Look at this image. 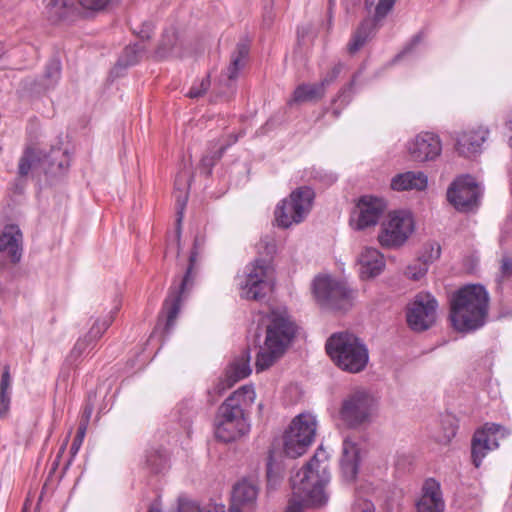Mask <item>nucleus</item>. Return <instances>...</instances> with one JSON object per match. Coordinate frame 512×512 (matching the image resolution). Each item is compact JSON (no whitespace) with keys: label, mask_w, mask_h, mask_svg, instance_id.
I'll return each instance as SVG.
<instances>
[{"label":"nucleus","mask_w":512,"mask_h":512,"mask_svg":"<svg viewBox=\"0 0 512 512\" xmlns=\"http://www.w3.org/2000/svg\"><path fill=\"white\" fill-rule=\"evenodd\" d=\"M329 455L319 447L312 459L291 477L293 495L306 505L321 507L328 501L325 486L330 481Z\"/></svg>","instance_id":"f257e3e1"},{"label":"nucleus","mask_w":512,"mask_h":512,"mask_svg":"<svg viewBox=\"0 0 512 512\" xmlns=\"http://www.w3.org/2000/svg\"><path fill=\"white\" fill-rule=\"evenodd\" d=\"M489 295L481 285H467L456 291L450 300V320L459 332H470L485 324Z\"/></svg>","instance_id":"f03ea898"},{"label":"nucleus","mask_w":512,"mask_h":512,"mask_svg":"<svg viewBox=\"0 0 512 512\" xmlns=\"http://www.w3.org/2000/svg\"><path fill=\"white\" fill-rule=\"evenodd\" d=\"M268 319L264 346L260 347L256 357L257 372L272 366L284 354L296 333V325L286 314L272 311Z\"/></svg>","instance_id":"7ed1b4c3"},{"label":"nucleus","mask_w":512,"mask_h":512,"mask_svg":"<svg viewBox=\"0 0 512 512\" xmlns=\"http://www.w3.org/2000/svg\"><path fill=\"white\" fill-rule=\"evenodd\" d=\"M326 351L333 363L343 371L359 373L369 360V353L363 341L348 332L330 336L326 342Z\"/></svg>","instance_id":"20e7f679"},{"label":"nucleus","mask_w":512,"mask_h":512,"mask_svg":"<svg viewBox=\"0 0 512 512\" xmlns=\"http://www.w3.org/2000/svg\"><path fill=\"white\" fill-rule=\"evenodd\" d=\"M378 399L365 388H356L342 400L339 417L349 428L367 425L376 417Z\"/></svg>","instance_id":"39448f33"},{"label":"nucleus","mask_w":512,"mask_h":512,"mask_svg":"<svg viewBox=\"0 0 512 512\" xmlns=\"http://www.w3.org/2000/svg\"><path fill=\"white\" fill-rule=\"evenodd\" d=\"M315 194L307 186H302L291 192L275 208L274 215L277 225L289 228L304 221L311 211Z\"/></svg>","instance_id":"423d86ee"},{"label":"nucleus","mask_w":512,"mask_h":512,"mask_svg":"<svg viewBox=\"0 0 512 512\" xmlns=\"http://www.w3.org/2000/svg\"><path fill=\"white\" fill-rule=\"evenodd\" d=\"M316 427V418L312 414L297 415L283 436L285 454L290 458L303 455L314 440Z\"/></svg>","instance_id":"0eeeda50"},{"label":"nucleus","mask_w":512,"mask_h":512,"mask_svg":"<svg viewBox=\"0 0 512 512\" xmlns=\"http://www.w3.org/2000/svg\"><path fill=\"white\" fill-rule=\"evenodd\" d=\"M314 297L319 305L333 310H347L352 306L353 291L344 282L328 275L317 276L312 285Z\"/></svg>","instance_id":"6e6552de"},{"label":"nucleus","mask_w":512,"mask_h":512,"mask_svg":"<svg viewBox=\"0 0 512 512\" xmlns=\"http://www.w3.org/2000/svg\"><path fill=\"white\" fill-rule=\"evenodd\" d=\"M69 163L67 151L61 148H53L43 156L41 152L27 148L19 160L18 172L20 176H27L32 169L40 166L46 173L61 174L67 170Z\"/></svg>","instance_id":"1a4fd4ad"},{"label":"nucleus","mask_w":512,"mask_h":512,"mask_svg":"<svg viewBox=\"0 0 512 512\" xmlns=\"http://www.w3.org/2000/svg\"><path fill=\"white\" fill-rule=\"evenodd\" d=\"M415 228L410 212L394 211L381 224L378 241L384 248H399L411 236Z\"/></svg>","instance_id":"9d476101"},{"label":"nucleus","mask_w":512,"mask_h":512,"mask_svg":"<svg viewBox=\"0 0 512 512\" xmlns=\"http://www.w3.org/2000/svg\"><path fill=\"white\" fill-rule=\"evenodd\" d=\"M273 269L266 259H256L246 267V275L240 282L241 296L246 299L260 300L271 289Z\"/></svg>","instance_id":"9b49d317"},{"label":"nucleus","mask_w":512,"mask_h":512,"mask_svg":"<svg viewBox=\"0 0 512 512\" xmlns=\"http://www.w3.org/2000/svg\"><path fill=\"white\" fill-rule=\"evenodd\" d=\"M197 257V251L193 250L189 256V264L184 276L180 280L178 286L174 284L171 287L170 294L164 303L163 313L166 316L165 330L167 332H169L174 326L175 320L180 311L182 299L194 285V281L197 276Z\"/></svg>","instance_id":"f8f14e48"},{"label":"nucleus","mask_w":512,"mask_h":512,"mask_svg":"<svg viewBox=\"0 0 512 512\" xmlns=\"http://www.w3.org/2000/svg\"><path fill=\"white\" fill-rule=\"evenodd\" d=\"M255 391L250 385H243L234 391L218 408L216 419L248 426L245 411L255 400Z\"/></svg>","instance_id":"ddd939ff"},{"label":"nucleus","mask_w":512,"mask_h":512,"mask_svg":"<svg viewBox=\"0 0 512 512\" xmlns=\"http://www.w3.org/2000/svg\"><path fill=\"white\" fill-rule=\"evenodd\" d=\"M481 190L469 175L458 177L448 188L447 199L458 210L468 212L478 206Z\"/></svg>","instance_id":"4468645a"},{"label":"nucleus","mask_w":512,"mask_h":512,"mask_svg":"<svg viewBox=\"0 0 512 512\" xmlns=\"http://www.w3.org/2000/svg\"><path fill=\"white\" fill-rule=\"evenodd\" d=\"M250 51V45L247 41L237 43L230 56V63L226 70L222 72L218 82V94L229 99L236 91V80L240 71L245 67Z\"/></svg>","instance_id":"2eb2a0df"},{"label":"nucleus","mask_w":512,"mask_h":512,"mask_svg":"<svg viewBox=\"0 0 512 512\" xmlns=\"http://www.w3.org/2000/svg\"><path fill=\"white\" fill-rule=\"evenodd\" d=\"M509 434L508 430L498 424H486L477 430L471 441V458L474 466L479 468L488 452L498 448V439Z\"/></svg>","instance_id":"dca6fc26"},{"label":"nucleus","mask_w":512,"mask_h":512,"mask_svg":"<svg viewBox=\"0 0 512 512\" xmlns=\"http://www.w3.org/2000/svg\"><path fill=\"white\" fill-rule=\"evenodd\" d=\"M437 301L430 294L416 295L407 310V323L414 331H424L432 326L436 319Z\"/></svg>","instance_id":"f3484780"},{"label":"nucleus","mask_w":512,"mask_h":512,"mask_svg":"<svg viewBox=\"0 0 512 512\" xmlns=\"http://www.w3.org/2000/svg\"><path fill=\"white\" fill-rule=\"evenodd\" d=\"M407 150L416 162L432 161L441 154L442 144L438 135L421 132L407 143Z\"/></svg>","instance_id":"a211bd4d"},{"label":"nucleus","mask_w":512,"mask_h":512,"mask_svg":"<svg viewBox=\"0 0 512 512\" xmlns=\"http://www.w3.org/2000/svg\"><path fill=\"white\" fill-rule=\"evenodd\" d=\"M385 204L382 199L372 196H363L359 199L356 211L351 217V223L357 230L377 224L384 212Z\"/></svg>","instance_id":"6ab92c4d"},{"label":"nucleus","mask_w":512,"mask_h":512,"mask_svg":"<svg viewBox=\"0 0 512 512\" xmlns=\"http://www.w3.org/2000/svg\"><path fill=\"white\" fill-rule=\"evenodd\" d=\"M395 2L396 0H379L375 10L374 20L365 19L348 43L347 48L350 54L356 53L366 44L374 32L375 22L383 19L391 11Z\"/></svg>","instance_id":"aec40b11"},{"label":"nucleus","mask_w":512,"mask_h":512,"mask_svg":"<svg viewBox=\"0 0 512 512\" xmlns=\"http://www.w3.org/2000/svg\"><path fill=\"white\" fill-rule=\"evenodd\" d=\"M395 2L396 0H379L375 10L374 20L365 19L348 43L347 48L350 54L356 53L366 44L374 32L375 22L383 19L391 11Z\"/></svg>","instance_id":"412c9836"},{"label":"nucleus","mask_w":512,"mask_h":512,"mask_svg":"<svg viewBox=\"0 0 512 512\" xmlns=\"http://www.w3.org/2000/svg\"><path fill=\"white\" fill-rule=\"evenodd\" d=\"M46 12L52 21H58L68 17L76 10L74 0H43ZM83 8L90 10H101L109 3L110 0H76Z\"/></svg>","instance_id":"4be33fe9"},{"label":"nucleus","mask_w":512,"mask_h":512,"mask_svg":"<svg viewBox=\"0 0 512 512\" xmlns=\"http://www.w3.org/2000/svg\"><path fill=\"white\" fill-rule=\"evenodd\" d=\"M488 136L489 129L484 126L462 131L456 136L455 149L461 156L472 157L481 151Z\"/></svg>","instance_id":"5701e85b"},{"label":"nucleus","mask_w":512,"mask_h":512,"mask_svg":"<svg viewBox=\"0 0 512 512\" xmlns=\"http://www.w3.org/2000/svg\"><path fill=\"white\" fill-rule=\"evenodd\" d=\"M258 486L249 480H242L235 484L231 497V510L233 512H252L256 507Z\"/></svg>","instance_id":"b1692460"},{"label":"nucleus","mask_w":512,"mask_h":512,"mask_svg":"<svg viewBox=\"0 0 512 512\" xmlns=\"http://www.w3.org/2000/svg\"><path fill=\"white\" fill-rule=\"evenodd\" d=\"M416 509L417 512L444 511L440 484L436 480L430 478L424 482L421 497L416 502Z\"/></svg>","instance_id":"393cba45"},{"label":"nucleus","mask_w":512,"mask_h":512,"mask_svg":"<svg viewBox=\"0 0 512 512\" xmlns=\"http://www.w3.org/2000/svg\"><path fill=\"white\" fill-rule=\"evenodd\" d=\"M22 233L15 225L6 226L0 236V252L13 263L22 255Z\"/></svg>","instance_id":"a878e982"},{"label":"nucleus","mask_w":512,"mask_h":512,"mask_svg":"<svg viewBox=\"0 0 512 512\" xmlns=\"http://www.w3.org/2000/svg\"><path fill=\"white\" fill-rule=\"evenodd\" d=\"M362 278H372L381 273L385 266L383 255L373 247H365L358 257Z\"/></svg>","instance_id":"bb28decb"},{"label":"nucleus","mask_w":512,"mask_h":512,"mask_svg":"<svg viewBox=\"0 0 512 512\" xmlns=\"http://www.w3.org/2000/svg\"><path fill=\"white\" fill-rule=\"evenodd\" d=\"M359 449L357 444L350 438H345L342 444V455L340 459V468L343 477L347 481L355 479L358 473Z\"/></svg>","instance_id":"cd10ccee"},{"label":"nucleus","mask_w":512,"mask_h":512,"mask_svg":"<svg viewBox=\"0 0 512 512\" xmlns=\"http://www.w3.org/2000/svg\"><path fill=\"white\" fill-rule=\"evenodd\" d=\"M427 176L422 172H405L394 176L391 188L395 191L424 190L427 187Z\"/></svg>","instance_id":"c85d7f7f"},{"label":"nucleus","mask_w":512,"mask_h":512,"mask_svg":"<svg viewBox=\"0 0 512 512\" xmlns=\"http://www.w3.org/2000/svg\"><path fill=\"white\" fill-rule=\"evenodd\" d=\"M250 360L251 354L249 349L243 350L233 359L225 372L226 376L231 379V382L237 383L251 374Z\"/></svg>","instance_id":"c756f323"},{"label":"nucleus","mask_w":512,"mask_h":512,"mask_svg":"<svg viewBox=\"0 0 512 512\" xmlns=\"http://www.w3.org/2000/svg\"><path fill=\"white\" fill-rule=\"evenodd\" d=\"M155 56L159 59H165L171 56H181L179 39L174 29L171 28L164 31L155 51Z\"/></svg>","instance_id":"7c9ffc66"},{"label":"nucleus","mask_w":512,"mask_h":512,"mask_svg":"<svg viewBox=\"0 0 512 512\" xmlns=\"http://www.w3.org/2000/svg\"><path fill=\"white\" fill-rule=\"evenodd\" d=\"M248 426H240L235 423L225 422L215 418V436L223 442H231L244 435Z\"/></svg>","instance_id":"2f4dec72"},{"label":"nucleus","mask_w":512,"mask_h":512,"mask_svg":"<svg viewBox=\"0 0 512 512\" xmlns=\"http://www.w3.org/2000/svg\"><path fill=\"white\" fill-rule=\"evenodd\" d=\"M325 95L324 90L319 83L315 84H301L296 87L293 93L292 102L303 103L309 101H317Z\"/></svg>","instance_id":"473e14b6"},{"label":"nucleus","mask_w":512,"mask_h":512,"mask_svg":"<svg viewBox=\"0 0 512 512\" xmlns=\"http://www.w3.org/2000/svg\"><path fill=\"white\" fill-rule=\"evenodd\" d=\"M189 186L188 174L186 172H180L177 174L174 182L175 197L178 206V214L181 215L182 211L187 202V188ZM181 221V216L178 218V222Z\"/></svg>","instance_id":"72a5a7b5"},{"label":"nucleus","mask_w":512,"mask_h":512,"mask_svg":"<svg viewBox=\"0 0 512 512\" xmlns=\"http://www.w3.org/2000/svg\"><path fill=\"white\" fill-rule=\"evenodd\" d=\"M354 85V80L345 85L338 92L336 98L333 99L332 104L334 107L332 108V115L334 118H338L341 114V111L344 107H346L351 101V91Z\"/></svg>","instance_id":"f704fd0d"},{"label":"nucleus","mask_w":512,"mask_h":512,"mask_svg":"<svg viewBox=\"0 0 512 512\" xmlns=\"http://www.w3.org/2000/svg\"><path fill=\"white\" fill-rule=\"evenodd\" d=\"M143 51L144 45L141 43L127 46L118 60V65L127 67L136 64L140 60Z\"/></svg>","instance_id":"c9c22d12"},{"label":"nucleus","mask_w":512,"mask_h":512,"mask_svg":"<svg viewBox=\"0 0 512 512\" xmlns=\"http://www.w3.org/2000/svg\"><path fill=\"white\" fill-rule=\"evenodd\" d=\"M145 463L152 473H160L167 466V456L161 450H151L146 454Z\"/></svg>","instance_id":"e433bc0d"},{"label":"nucleus","mask_w":512,"mask_h":512,"mask_svg":"<svg viewBox=\"0 0 512 512\" xmlns=\"http://www.w3.org/2000/svg\"><path fill=\"white\" fill-rule=\"evenodd\" d=\"M237 141V137H232V140L227 145H222L217 152L213 153V155H205L201 159V169L206 175H210L213 166L215 165L216 161L219 160L223 153L225 152L227 146H229L231 143H235Z\"/></svg>","instance_id":"4c0bfd02"},{"label":"nucleus","mask_w":512,"mask_h":512,"mask_svg":"<svg viewBox=\"0 0 512 512\" xmlns=\"http://www.w3.org/2000/svg\"><path fill=\"white\" fill-rule=\"evenodd\" d=\"M113 320L114 316L112 314L106 316L102 320H97L89 330L88 334L86 335V338H88L89 341H93L100 338L112 324Z\"/></svg>","instance_id":"58836bf2"},{"label":"nucleus","mask_w":512,"mask_h":512,"mask_svg":"<svg viewBox=\"0 0 512 512\" xmlns=\"http://www.w3.org/2000/svg\"><path fill=\"white\" fill-rule=\"evenodd\" d=\"M235 382H231V379L226 375L224 378H220L215 385L208 390V395L212 397L209 401L214 403L216 398L221 396L226 390L231 388Z\"/></svg>","instance_id":"ea45409f"},{"label":"nucleus","mask_w":512,"mask_h":512,"mask_svg":"<svg viewBox=\"0 0 512 512\" xmlns=\"http://www.w3.org/2000/svg\"><path fill=\"white\" fill-rule=\"evenodd\" d=\"M428 266L426 262L417 261L409 265L405 271L406 276L412 280H420L426 275Z\"/></svg>","instance_id":"a19ab883"},{"label":"nucleus","mask_w":512,"mask_h":512,"mask_svg":"<svg viewBox=\"0 0 512 512\" xmlns=\"http://www.w3.org/2000/svg\"><path fill=\"white\" fill-rule=\"evenodd\" d=\"M343 69L342 63H337L321 78L319 84L326 93L327 88L338 78Z\"/></svg>","instance_id":"79ce46f5"},{"label":"nucleus","mask_w":512,"mask_h":512,"mask_svg":"<svg viewBox=\"0 0 512 512\" xmlns=\"http://www.w3.org/2000/svg\"><path fill=\"white\" fill-rule=\"evenodd\" d=\"M178 512H225V507L221 504H208L204 507H199L195 504H189L181 506Z\"/></svg>","instance_id":"37998d69"},{"label":"nucleus","mask_w":512,"mask_h":512,"mask_svg":"<svg viewBox=\"0 0 512 512\" xmlns=\"http://www.w3.org/2000/svg\"><path fill=\"white\" fill-rule=\"evenodd\" d=\"M61 65L57 59H52L46 66L45 78L48 80L47 85L54 84L60 77Z\"/></svg>","instance_id":"c03bdc74"},{"label":"nucleus","mask_w":512,"mask_h":512,"mask_svg":"<svg viewBox=\"0 0 512 512\" xmlns=\"http://www.w3.org/2000/svg\"><path fill=\"white\" fill-rule=\"evenodd\" d=\"M210 78L209 75L202 78L199 83H195L187 93V96L190 98H199L206 93V91L210 87Z\"/></svg>","instance_id":"a18cd8bd"},{"label":"nucleus","mask_w":512,"mask_h":512,"mask_svg":"<svg viewBox=\"0 0 512 512\" xmlns=\"http://www.w3.org/2000/svg\"><path fill=\"white\" fill-rule=\"evenodd\" d=\"M512 277V257L505 255L502 257L498 282L502 283Z\"/></svg>","instance_id":"49530a36"},{"label":"nucleus","mask_w":512,"mask_h":512,"mask_svg":"<svg viewBox=\"0 0 512 512\" xmlns=\"http://www.w3.org/2000/svg\"><path fill=\"white\" fill-rule=\"evenodd\" d=\"M86 429H87L86 424H80V426L77 430L76 436L74 437L73 442L70 447V453L73 457L78 453V451L83 443Z\"/></svg>","instance_id":"de8ad7c7"},{"label":"nucleus","mask_w":512,"mask_h":512,"mask_svg":"<svg viewBox=\"0 0 512 512\" xmlns=\"http://www.w3.org/2000/svg\"><path fill=\"white\" fill-rule=\"evenodd\" d=\"M374 505L371 501L357 498L352 506V512H374Z\"/></svg>","instance_id":"09e8293b"},{"label":"nucleus","mask_w":512,"mask_h":512,"mask_svg":"<svg viewBox=\"0 0 512 512\" xmlns=\"http://www.w3.org/2000/svg\"><path fill=\"white\" fill-rule=\"evenodd\" d=\"M10 406V391H0V417H4Z\"/></svg>","instance_id":"8fccbe9b"},{"label":"nucleus","mask_w":512,"mask_h":512,"mask_svg":"<svg viewBox=\"0 0 512 512\" xmlns=\"http://www.w3.org/2000/svg\"><path fill=\"white\" fill-rule=\"evenodd\" d=\"M89 339L88 338H83V339H79L76 344L74 345L72 351H71V354L70 356L71 357H79L81 356V354L83 353V351L86 349V347L88 346L89 344Z\"/></svg>","instance_id":"3c124183"},{"label":"nucleus","mask_w":512,"mask_h":512,"mask_svg":"<svg viewBox=\"0 0 512 512\" xmlns=\"http://www.w3.org/2000/svg\"><path fill=\"white\" fill-rule=\"evenodd\" d=\"M421 41V35H416L413 37L411 42L405 46V48L402 50L400 54L396 56V59L402 58L403 56L411 53L413 49L420 43Z\"/></svg>","instance_id":"603ef678"},{"label":"nucleus","mask_w":512,"mask_h":512,"mask_svg":"<svg viewBox=\"0 0 512 512\" xmlns=\"http://www.w3.org/2000/svg\"><path fill=\"white\" fill-rule=\"evenodd\" d=\"M10 386H11V377H10V373H9V368L5 367L3 374H2L1 382H0V391H4V392L9 391Z\"/></svg>","instance_id":"864d4df0"},{"label":"nucleus","mask_w":512,"mask_h":512,"mask_svg":"<svg viewBox=\"0 0 512 512\" xmlns=\"http://www.w3.org/2000/svg\"><path fill=\"white\" fill-rule=\"evenodd\" d=\"M259 247H264L265 250L267 251V254L269 255H272L274 252H275V244L273 242L272 239H270L269 237H265L263 239H261L260 243H259Z\"/></svg>","instance_id":"5fc2aeb1"},{"label":"nucleus","mask_w":512,"mask_h":512,"mask_svg":"<svg viewBox=\"0 0 512 512\" xmlns=\"http://www.w3.org/2000/svg\"><path fill=\"white\" fill-rule=\"evenodd\" d=\"M93 412V406L88 404L86 405L85 409H84V412H83V418H85L84 422L82 424H86L88 423L90 417H91V414Z\"/></svg>","instance_id":"6e6d98bb"},{"label":"nucleus","mask_w":512,"mask_h":512,"mask_svg":"<svg viewBox=\"0 0 512 512\" xmlns=\"http://www.w3.org/2000/svg\"><path fill=\"white\" fill-rule=\"evenodd\" d=\"M505 125L512 132V110L507 117ZM508 145L512 148V135L508 139Z\"/></svg>","instance_id":"4d7b16f0"},{"label":"nucleus","mask_w":512,"mask_h":512,"mask_svg":"<svg viewBox=\"0 0 512 512\" xmlns=\"http://www.w3.org/2000/svg\"><path fill=\"white\" fill-rule=\"evenodd\" d=\"M145 29L141 30L140 31V37L142 39H148L150 37V32H151V25L150 24H146L145 26Z\"/></svg>","instance_id":"13d9d810"},{"label":"nucleus","mask_w":512,"mask_h":512,"mask_svg":"<svg viewBox=\"0 0 512 512\" xmlns=\"http://www.w3.org/2000/svg\"><path fill=\"white\" fill-rule=\"evenodd\" d=\"M455 433H456L455 428H454V427H452V428L450 429L449 433L445 436V441H446V442H449V441H450V439H451L453 436H455Z\"/></svg>","instance_id":"bf43d9fd"},{"label":"nucleus","mask_w":512,"mask_h":512,"mask_svg":"<svg viewBox=\"0 0 512 512\" xmlns=\"http://www.w3.org/2000/svg\"><path fill=\"white\" fill-rule=\"evenodd\" d=\"M148 512H161L156 505H151Z\"/></svg>","instance_id":"052dcab7"},{"label":"nucleus","mask_w":512,"mask_h":512,"mask_svg":"<svg viewBox=\"0 0 512 512\" xmlns=\"http://www.w3.org/2000/svg\"><path fill=\"white\" fill-rule=\"evenodd\" d=\"M272 470V463L271 460L267 463V475L270 476Z\"/></svg>","instance_id":"680f3d73"},{"label":"nucleus","mask_w":512,"mask_h":512,"mask_svg":"<svg viewBox=\"0 0 512 512\" xmlns=\"http://www.w3.org/2000/svg\"><path fill=\"white\" fill-rule=\"evenodd\" d=\"M439 256H440V247L437 246L436 251H435V258H439Z\"/></svg>","instance_id":"e2e57ef3"},{"label":"nucleus","mask_w":512,"mask_h":512,"mask_svg":"<svg viewBox=\"0 0 512 512\" xmlns=\"http://www.w3.org/2000/svg\"><path fill=\"white\" fill-rule=\"evenodd\" d=\"M365 4L367 7H371L373 5V1L366 0Z\"/></svg>","instance_id":"0e129e2a"},{"label":"nucleus","mask_w":512,"mask_h":512,"mask_svg":"<svg viewBox=\"0 0 512 512\" xmlns=\"http://www.w3.org/2000/svg\"><path fill=\"white\" fill-rule=\"evenodd\" d=\"M286 512H296V511H295V510H293V509H289V510H287Z\"/></svg>","instance_id":"69168bd1"},{"label":"nucleus","mask_w":512,"mask_h":512,"mask_svg":"<svg viewBox=\"0 0 512 512\" xmlns=\"http://www.w3.org/2000/svg\"><path fill=\"white\" fill-rule=\"evenodd\" d=\"M359 2H360V0H355L353 4H357Z\"/></svg>","instance_id":"338daca9"}]
</instances>
